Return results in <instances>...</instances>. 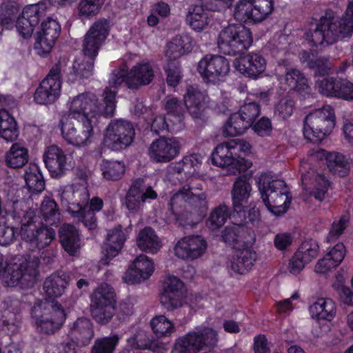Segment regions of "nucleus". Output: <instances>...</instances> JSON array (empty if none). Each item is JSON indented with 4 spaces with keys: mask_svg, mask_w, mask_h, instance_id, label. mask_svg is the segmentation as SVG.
Here are the masks:
<instances>
[{
    "mask_svg": "<svg viewBox=\"0 0 353 353\" xmlns=\"http://www.w3.org/2000/svg\"><path fill=\"white\" fill-rule=\"evenodd\" d=\"M353 33V0H350L345 14L339 17L327 10L320 20L311 23L305 37L313 46L325 42L332 44L339 39L350 37Z\"/></svg>",
    "mask_w": 353,
    "mask_h": 353,
    "instance_id": "nucleus-1",
    "label": "nucleus"
},
{
    "mask_svg": "<svg viewBox=\"0 0 353 353\" xmlns=\"http://www.w3.org/2000/svg\"><path fill=\"white\" fill-rule=\"evenodd\" d=\"M23 206L22 202H14L11 213L13 220L21 224L19 234L21 239L32 250L45 248L54 239L55 231L40 223L34 210L26 206L24 209Z\"/></svg>",
    "mask_w": 353,
    "mask_h": 353,
    "instance_id": "nucleus-2",
    "label": "nucleus"
},
{
    "mask_svg": "<svg viewBox=\"0 0 353 353\" xmlns=\"http://www.w3.org/2000/svg\"><path fill=\"white\" fill-rule=\"evenodd\" d=\"M117 91L106 87L102 93L103 103H99L97 97L92 92L79 94L69 102L68 115L72 119H83L92 118L97 115L112 117L116 108Z\"/></svg>",
    "mask_w": 353,
    "mask_h": 353,
    "instance_id": "nucleus-3",
    "label": "nucleus"
},
{
    "mask_svg": "<svg viewBox=\"0 0 353 353\" xmlns=\"http://www.w3.org/2000/svg\"><path fill=\"white\" fill-rule=\"evenodd\" d=\"M205 183L195 177H190L173 194L168 202V210L174 216L183 211L190 210L203 216L208 209Z\"/></svg>",
    "mask_w": 353,
    "mask_h": 353,
    "instance_id": "nucleus-4",
    "label": "nucleus"
},
{
    "mask_svg": "<svg viewBox=\"0 0 353 353\" xmlns=\"http://www.w3.org/2000/svg\"><path fill=\"white\" fill-rule=\"evenodd\" d=\"M37 330L43 334H54L65 320V313L57 301L47 299L37 301L31 310Z\"/></svg>",
    "mask_w": 353,
    "mask_h": 353,
    "instance_id": "nucleus-5",
    "label": "nucleus"
},
{
    "mask_svg": "<svg viewBox=\"0 0 353 353\" xmlns=\"http://www.w3.org/2000/svg\"><path fill=\"white\" fill-rule=\"evenodd\" d=\"M335 126V115L330 105H325L310 112L304 120L303 129L306 139L314 144L320 143Z\"/></svg>",
    "mask_w": 353,
    "mask_h": 353,
    "instance_id": "nucleus-6",
    "label": "nucleus"
},
{
    "mask_svg": "<svg viewBox=\"0 0 353 353\" xmlns=\"http://www.w3.org/2000/svg\"><path fill=\"white\" fill-rule=\"evenodd\" d=\"M250 30L242 24H230L223 28L217 37L219 51L228 55L241 54L252 44Z\"/></svg>",
    "mask_w": 353,
    "mask_h": 353,
    "instance_id": "nucleus-7",
    "label": "nucleus"
},
{
    "mask_svg": "<svg viewBox=\"0 0 353 353\" xmlns=\"http://www.w3.org/2000/svg\"><path fill=\"white\" fill-rule=\"evenodd\" d=\"M258 187L261 199L270 212L279 216L287 211V190L283 180L272 179L267 174H261Z\"/></svg>",
    "mask_w": 353,
    "mask_h": 353,
    "instance_id": "nucleus-8",
    "label": "nucleus"
},
{
    "mask_svg": "<svg viewBox=\"0 0 353 353\" xmlns=\"http://www.w3.org/2000/svg\"><path fill=\"white\" fill-rule=\"evenodd\" d=\"M75 124L64 123L63 119L59 121L61 134L64 140L73 146L81 148L89 145L99 131L96 120L92 118L77 119Z\"/></svg>",
    "mask_w": 353,
    "mask_h": 353,
    "instance_id": "nucleus-9",
    "label": "nucleus"
},
{
    "mask_svg": "<svg viewBox=\"0 0 353 353\" xmlns=\"http://www.w3.org/2000/svg\"><path fill=\"white\" fill-rule=\"evenodd\" d=\"M217 341V334L213 329H196L176 339L170 353H198L205 346L214 347Z\"/></svg>",
    "mask_w": 353,
    "mask_h": 353,
    "instance_id": "nucleus-10",
    "label": "nucleus"
},
{
    "mask_svg": "<svg viewBox=\"0 0 353 353\" xmlns=\"http://www.w3.org/2000/svg\"><path fill=\"white\" fill-rule=\"evenodd\" d=\"M115 293L112 287L102 284L90 296L92 316L101 324L108 323L115 311Z\"/></svg>",
    "mask_w": 353,
    "mask_h": 353,
    "instance_id": "nucleus-11",
    "label": "nucleus"
},
{
    "mask_svg": "<svg viewBox=\"0 0 353 353\" xmlns=\"http://www.w3.org/2000/svg\"><path fill=\"white\" fill-rule=\"evenodd\" d=\"M134 136L135 130L130 121L113 119L105 129L103 143L108 148L120 151L131 145Z\"/></svg>",
    "mask_w": 353,
    "mask_h": 353,
    "instance_id": "nucleus-12",
    "label": "nucleus"
},
{
    "mask_svg": "<svg viewBox=\"0 0 353 353\" xmlns=\"http://www.w3.org/2000/svg\"><path fill=\"white\" fill-rule=\"evenodd\" d=\"M261 112L260 105L256 102L245 103L238 112L233 113L223 126V134L235 137L245 132L253 125Z\"/></svg>",
    "mask_w": 353,
    "mask_h": 353,
    "instance_id": "nucleus-13",
    "label": "nucleus"
},
{
    "mask_svg": "<svg viewBox=\"0 0 353 353\" xmlns=\"http://www.w3.org/2000/svg\"><path fill=\"white\" fill-rule=\"evenodd\" d=\"M63 63L58 62L50 70L46 78L40 83L35 91L34 99L39 104H50L60 96Z\"/></svg>",
    "mask_w": 353,
    "mask_h": 353,
    "instance_id": "nucleus-14",
    "label": "nucleus"
},
{
    "mask_svg": "<svg viewBox=\"0 0 353 353\" xmlns=\"http://www.w3.org/2000/svg\"><path fill=\"white\" fill-rule=\"evenodd\" d=\"M230 70L228 60L221 55L207 54L197 65V71L203 81L214 84L223 80Z\"/></svg>",
    "mask_w": 353,
    "mask_h": 353,
    "instance_id": "nucleus-15",
    "label": "nucleus"
},
{
    "mask_svg": "<svg viewBox=\"0 0 353 353\" xmlns=\"http://www.w3.org/2000/svg\"><path fill=\"white\" fill-rule=\"evenodd\" d=\"M212 163L219 167L228 168L231 174L245 172L252 163L240 156H235L228 143L218 145L211 154Z\"/></svg>",
    "mask_w": 353,
    "mask_h": 353,
    "instance_id": "nucleus-16",
    "label": "nucleus"
},
{
    "mask_svg": "<svg viewBox=\"0 0 353 353\" xmlns=\"http://www.w3.org/2000/svg\"><path fill=\"white\" fill-rule=\"evenodd\" d=\"M46 10L45 1L25 7L16 22V28L19 34L24 39L30 38L34 28L46 16Z\"/></svg>",
    "mask_w": 353,
    "mask_h": 353,
    "instance_id": "nucleus-17",
    "label": "nucleus"
},
{
    "mask_svg": "<svg viewBox=\"0 0 353 353\" xmlns=\"http://www.w3.org/2000/svg\"><path fill=\"white\" fill-rule=\"evenodd\" d=\"M181 143L176 137H160L154 140L148 148L150 160L155 163H168L180 153Z\"/></svg>",
    "mask_w": 353,
    "mask_h": 353,
    "instance_id": "nucleus-18",
    "label": "nucleus"
},
{
    "mask_svg": "<svg viewBox=\"0 0 353 353\" xmlns=\"http://www.w3.org/2000/svg\"><path fill=\"white\" fill-rule=\"evenodd\" d=\"M109 22L105 19L95 21L85 35L83 43L84 55L95 58L109 34Z\"/></svg>",
    "mask_w": 353,
    "mask_h": 353,
    "instance_id": "nucleus-19",
    "label": "nucleus"
},
{
    "mask_svg": "<svg viewBox=\"0 0 353 353\" xmlns=\"http://www.w3.org/2000/svg\"><path fill=\"white\" fill-rule=\"evenodd\" d=\"M61 33V26L56 20L48 17L42 21L37 33L34 48L37 53L46 56L50 53Z\"/></svg>",
    "mask_w": 353,
    "mask_h": 353,
    "instance_id": "nucleus-20",
    "label": "nucleus"
},
{
    "mask_svg": "<svg viewBox=\"0 0 353 353\" xmlns=\"http://www.w3.org/2000/svg\"><path fill=\"white\" fill-rule=\"evenodd\" d=\"M185 297L183 282L174 276H169L165 281L160 297L162 306L168 311H174L183 305Z\"/></svg>",
    "mask_w": 353,
    "mask_h": 353,
    "instance_id": "nucleus-21",
    "label": "nucleus"
},
{
    "mask_svg": "<svg viewBox=\"0 0 353 353\" xmlns=\"http://www.w3.org/2000/svg\"><path fill=\"white\" fill-rule=\"evenodd\" d=\"M208 95L197 86L188 85L183 95L185 108L195 121L205 122L207 120L205 110L208 108Z\"/></svg>",
    "mask_w": 353,
    "mask_h": 353,
    "instance_id": "nucleus-22",
    "label": "nucleus"
},
{
    "mask_svg": "<svg viewBox=\"0 0 353 353\" xmlns=\"http://www.w3.org/2000/svg\"><path fill=\"white\" fill-rule=\"evenodd\" d=\"M143 180L138 179L130 187L125 198V205L131 213L137 212L148 199H155L157 192L151 187H143Z\"/></svg>",
    "mask_w": 353,
    "mask_h": 353,
    "instance_id": "nucleus-23",
    "label": "nucleus"
},
{
    "mask_svg": "<svg viewBox=\"0 0 353 353\" xmlns=\"http://www.w3.org/2000/svg\"><path fill=\"white\" fill-rule=\"evenodd\" d=\"M46 167L53 178H59L65 174L72 165L64 152L57 145H50L43 154Z\"/></svg>",
    "mask_w": 353,
    "mask_h": 353,
    "instance_id": "nucleus-24",
    "label": "nucleus"
},
{
    "mask_svg": "<svg viewBox=\"0 0 353 353\" xmlns=\"http://www.w3.org/2000/svg\"><path fill=\"white\" fill-rule=\"evenodd\" d=\"M319 252V246L317 241L312 239H305L288 263L290 272L293 274H299L306 263L318 256Z\"/></svg>",
    "mask_w": 353,
    "mask_h": 353,
    "instance_id": "nucleus-25",
    "label": "nucleus"
},
{
    "mask_svg": "<svg viewBox=\"0 0 353 353\" xmlns=\"http://www.w3.org/2000/svg\"><path fill=\"white\" fill-rule=\"evenodd\" d=\"M89 193L83 185L70 187L61 194V203L63 207L72 216L79 214L86 204L88 203Z\"/></svg>",
    "mask_w": 353,
    "mask_h": 353,
    "instance_id": "nucleus-26",
    "label": "nucleus"
},
{
    "mask_svg": "<svg viewBox=\"0 0 353 353\" xmlns=\"http://www.w3.org/2000/svg\"><path fill=\"white\" fill-rule=\"evenodd\" d=\"M206 248V241L200 236H189L178 241L174 247V254L181 259L194 260L200 257Z\"/></svg>",
    "mask_w": 353,
    "mask_h": 353,
    "instance_id": "nucleus-27",
    "label": "nucleus"
},
{
    "mask_svg": "<svg viewBox=\"0 0 353 353\" xmlns=\"http://www.w3.org/2000/svg\"><path fill=\"white\" fill-rule=\"evenodd\" d=\"M95 58L84 55L82 59L75 60L71 66L67 67L64 61L62 72L67 77V81L73 83L79 79H88L93 74Z\"/></svg>",
    "mask_w": 353,
    "mask_h": 353,
    "instance_id": "nucleus-28",
    "label": "nucleus"
},
{
    "mask_svg": "<svg viewBox=\"0 0 353 353\" xmlns=\"http://www.w3.org/2000/svg\"><path fill=\"white\" fill-rule=\"evenodd\" d=\"M125 240V234L121 225L108 231L106 243L103 245L104 255V258L101 259L103 264L108 265L109 260L118 255L123 248Z\"/></svg>",
    "mask_w": 353,
    "mask_h": 353,
    "instance_id": "nucleus-29",
    "label": "nucleus"
},
{
    "mask_svg": "<svg viewBox=\"0 0 353 353\" xmlns=\"http://www.w3.org/2000/svg\"><path fill=\"white\" fill-rule=\"evenodd\" d=\"M154 272L152 262L145 254L137 256L126 272L128 283H137L148 279Z\"/></svg>",
    "mask_w": 353,
    "mask_h": 353,
    "instance_id": "nucleus-30",
    "label": "nucleus"
},
{
    "mask_svg": "<svg viewBox=\"0 0 353 353\" xmlns=\"http://www.w3.org/2000/svg\"><path fill=\"white\" fill-rule=\"evenodd\" d=\"M69 327L68 336L75 343L85 346L90 343L94 336L92 323L87 318H79Z\"/></svg>",
    "mask_w": 353,
    "mask_h": 353,
    "instance_id": "nucleus-31",
    "label": "nucleus"
},
{
    "mask_svg": "<svg viewBox=\"0 0 353 353\" xmlns=\"http://www.w3.org/2000/svg\"><path fill=\"white\" fill-rule=\"evenodd\" d=\"M70 281V274L58 270L46 279L43 290L50 298L60 297L65 292Z\"/></svg>",
    "mask_w": 353,
    "mask_h": 353,
    "instance_id": "nucleus-32",
    "label": "nucleus"
},
{
    "mask_svg": "<svg viewBox=\"0 0 353 353\" xmlns=\"http://www.w3.org/2000/svg\"><path fill=\"white\" fill-rule=\"evenodd\" d=\"M20 302L17 299H8L2 303L0 312V320L3 326L8 330L14 332L17 330L20 322Z\"/></svg>",
    "mask_w": 353,
    "mask_h": 353,
    "instance_id": "nucleus-33",
    "label": "nucleus"
},
{
    "mask_svg": "<svg viewBox=\"0 0 353 353\" xmlns=\"http://www.w3.org/2000/svg\"><path fill=\"white\" fill-rule=\"evenodd\" d=\"M256 258V252L250 249L236 250L230 259L228 267L235 273L243 274L251 270Z\"/></svg>",
    "mask_w": 353,
    "mask_h": 353,
    "instance_id": "nucleus-34",
    "label": "nucleus"
},
{
    "mask_svg": "<svg viewBox=\"0 0 353 353\" xmlns=\"http://www.w3.org/2000/svg\"><path fill=\"white\" fill-rule=\"evenodd\" d=\"M154 76V71L150 63H138L129 72L127 86L130 89H138L142 85L150 84Z\"/></svg>",
    "mask_w": 353,
    "mask_h": 353,
    "instance_id": "nucleus-35",
    "label": "nucleus"
},
{
    "mask_svg": "<svg viewBox=\"0 0 353 353\" xmlns=\"http://www.w3.org/2000/svg\"><path fill=\"white\" fill-rule=\"evenodd\" d=\"M266 61L260 54L250 53L241 59L239 70L245 76L256 79L265 71Z\"/></svg>",
    "mask_w": 353,
    "mask_h": 353,
    "instance_id": "nucleus-36",
    "label": "nucleus"
},
{
    "mask_svg": "<svg viewBox=\"0 0 353 353\" xmlns=\"http://www.w3.org/2000/svg\"><path fill=\"white\" fill-rule=\"evenodd\" d=\"M61 244L70 256H75L81 248L80 237L77 228L70 223H64L59 231Z\"/></svg>",
    "mask_w": 353,
    "mask_h": 353,
    "instance_id": "nucleus-37",
    "label": "nucleus"
},
{
    "mask_svg": "<svg viewBox=\"0 0 353 353\" xmlns=\"http://www.w3.org/2000/svg\"><path fill=\"white\" fill-rule=\"evenodd\" d=\"M248 178L240 176L234 181L232 190V198L234 211H239L248 203L250 196L252 187Z\"/></svg>",
    "mask_w": 353,
    "mask_h": 353,
    "instance_id": "nucleus-38",
    "label": "nucleus"
},
{
    "mask_svg": "<svg viewBox=\"0 0 353 353\" xmlns=\"http://www.w3.org/2000/svg\"><path fill=\"white\" fill-rule=\"evenodd\" d=\"M308 180H312L313 183L310 195L314 196L316 200L323 201L331 185L330 181L327 180L323 174L318 173L314 170L302 174V181L303 183L307 182Z\"/></svg>",
    "mask_w": 353,
    "mask_h": 353,
    "instance_id": "nucleus-39",
    "label": "nucleus"
},
{
    "mask_svg": "<svg viewBox=\"0 0 353 353\" xmlns=\"http://www.w3.org/2000/svg\"><path fill=\"white\" fill-rule=\"evenodd\" d=\"M137 244L141 250L151 254L157 253L161 248L160 239L150 227H145L139 232Z\"/></svg>",
    "mask_w": 353,
    "mask_h": 353,
    "instance_id": "nucleus-40",
    "label": "nucleus"
},
{
    "mask_svg": "<svg viewBox=\"0 0 353 353\" xmlns=\"http://www.w3.org/2000/svg\"><path fill=\"white\" fill-rule=\"evenodd\" d=\"M313 319L332 321L336 314L335 303L330 299H318L309 307Z\"/></svg>",
    "mask_w": 353,
    "mask_h": 353,
    "instance_id": "nucleus-41",
    "label": "nucleus"
},
{
    "mask_svg": "<svg viewBox=\"0 0 353 353\" xmlns=\"http://www.w3.org/2000/svg\"><path fill=\"white\" fill-rule=\"evenodd\" d=\"M19 136V128L15 119L6 109L0 110V137L12 142Z\"/></svg>",
    "mask_w": 353,
    "mask_h": 353,
    "instance_id": "nucleus-42",
    "label": "nucleus"
},
{
    "mask_svg": "<svg viewBox=\"0 0 353 353\" xmlns=\"http://www.w3.org/2000/svg\"><path fill=\"white\" fill-rule=\"evenodd\" d=\"M204 8L203 2L201 5H192L188 8L185 21L195 31L201 32L208 24V14Z\"/></svg>",
    "mask_w": 353,
    "mask_h": 353,
    "instance_id": "nucleus-43",
    "label": "nucleus"
},
{
    "mask_svg": "<svg viewBox=\"0 0 353 353\" xmlns=\"http://www.w3.org/2000/svg\"><path fill=\"white\" fill-rule=\"evenodd\" d=\"M326 162L330 171L341 177L346 176L350 169L348 159L339 152H330L326 157Z\"/></svg>",
    "mask_w": 353,
    "mask_h": 353,
    "instance_id": "nucleus-44",
    "label": "nucleus"
},
{
    "mask_svg": "<svg viewBox=\"0 0 353 353\" xmlns=\"http://www.w3.org/2000/svg\"><path fill=\"white\" fill-rule=\"evenodd\" d=\"M28 160V150L19 143H14L6 156L7 165L12 168L23 167Z\"/></svg>",
    "mask_w": 353,
    "mask_h": 353,
    "instance_id": "nucleus-45",
    "label": "nucleus"
},
{
    "mask_svg": "<svg viewBox=\"0 0 353 353\" xmlns=\"http://www.w3.org/2000/svg\"><path fill=\"white\" fill-rule=\"evenodd\" d=\"M39 264L40 259L38 256H29L19 265L25 275L23 280L26 281V283L30 285L31 287L34 285L38 279Z\"/></svg>",
    "mask_w": 353,
    "mask_h": 353,
    "instance_id": "nucleus-46",
    "label": "nucleus"
},
{
    "mask_svg": "<svg viewBox=\"0 0 353 353\" xmlns=\"http://www.w3.org/2000/svg\"><path fill=\"white\" fill-rule=\"evenodd\" d=\"M41 214L46 225H56L60 220V210L54 199L46 197L41 205Z\"/></svg>",
    "mask_w": 353,
    "mask_h": 353,
    "instance_id": "nucleus-47",
    "label": "nucleus"
},
{
    "mask_svg": "<svg viewBox=\"0 0 353 353\" xmlns=\"http://www.w3.org/2000/svg\"><path fill=\"white\" fill-rule=\"evenodd\" d=\"M288 87L290 91L305 95L309 93L310 87L307 84V79L304 74L296 69H292L288 71Z\"/></svg>",
    "mask_w": 353,
    "mask_h": 353,
    "instance_id": "nucleus-48",
    "label": "nucleus"
},
{
    "mask_svg": "<svg viewBox=\"0 0 353 353\" xmlns=\"http://www.w3.org/2000/svg\"><path fill=\"white\" fill-rule=\"evenodd\" d=\"M150 325L157 337L169 336L175 332L174 324L164 315L153 317Z\"/></svg>",
    "mask_w": 353,
    "mask_h": 353,
    "instance_id": "nucleus-49",
    "label": "nucleus"
},
{
    "mask_svg": "<svg viewBox=\"0 0 353 353\" xmlns=\"http://www.w3.org/2000/svg\"><path fill=\"white\" fill-rule=\"evenodd\" d=\"M101 170L105 179L109 181L121 179L125 172V165L117 161H103Z\"/></svg>",
    "mask_w": 353,
    "mask_h": 353,
    "instance_id": "nucleus-50",
    "label": "nucleus"
},
{
    "mask_svg": "<svg viewBox=\"0 0 353 353\" xmlns=\"http://www.w3.org/2000/svg\"><path fill=\"white\" fill-rule=\"evenodd\" d=\"M232 218L236 225L245 226V225L252 224L254 225L259 222L260 214L258 210L254 208H245L243 205V208L239 211H234Z\"/></svg>",
    "mask_w": 353,
    "mask_h": 353,
    "instance_id": "nucleus-51",
    "label": "nucleus"
},
{
    "mask_svg": "<svg viewBox=\"0 0 353 353\" xmlns=\"http://www.w3.org/2000/svg\"><path fill=\"white\" fill-rule=\"evenodd\" d=\"M252 21L260 22L271 14L273 9V0H251Z\"/></svg>",
    "mask_w": 353,
    "mask_h": 353,
    "instance_id": "nucleus-52",
    "label": "nucleus"
},
{
    "mask_svg": "<svg viewBox=\"0 0 353 353\" xmlns=\"http://www.w3.org/2000/svg\"><path fill=\"white\" fill-rule=\"evenodd\" d=\"M229 216L228 207L225 204H221L210 213L207 225L212 230H218L224 225Z\"/></svg>",
    "mask_w": 353,
    "mask_h": 353,
    "instance_id": "nucleus-53",
    "label": "nucleus"
},
{
    "mask_svg": "<svg viewBox=\"0 0 353 353\" xmlns=\"http://www.w3.org/2000/svg\"><path fill=\"white\" fill-rule=\"evenodd\" d=\"M105 0H81L78 4V15L81 19H90L97 15Z\"/></svg>",
    "mask_w": 353,
    "mask_h": 353,
    "instance_id": "nucleus-54",
    "label": "nucleus"
},
{
    "mask_svg": "<svg viewBox=\"0 0 353 353\" xmlns=\"http://www.w3.org/2000/svg\"><path fill=\"white\" fill-rule=\"evenodd\" d=\"M187 37L176 36L167 45L165 55L168 61H178V59L184 54L185 48V41Z\"/></svg>",
    "mask_w": 353,
    "mask_h": 353,
    "instance_id": "nucleus-55",
    "label": "nucleus"
},
{
    "mask_svg": "<svg viewBox=\"0 0 353 353\" xmlns=\"http://www.w3.org/2000/svg\"><path fill=\"white\" fill-rule=\"evenodd\" d=\"M119 339L118 334L97 339L92 347L91 353H114Z\"/></svg>",
    "mask_w": 353,
    "mask_h": 353,
    "instance_id": "nucleus-56",
    "label": "nucleus"
},
{
    "mask_svg": "<svg viewBox=\"0 0 353 353\" xmlns=\"http://www.w3.org/2000/svg\"><path fill=\"white\" fill-rule=\"evenodd\" d=\"M340 82L341 79L325 77L317 80L316 85L321 94L325 97H336V95L340 94V92H339Z\"/></svg>",
    "mask_w": 353,
    "mask_h": 353,
    "instance_id": "nucleus-57",
    "label": "nucleus"
},
{
    "mask_svg": "<svg viewBox=\"0 0 353 353\" xmlns=\"http://www.w3.org/2000/svg\"><path fill=\"white\" fill-rule=\"evenodd\" d=\"M163 105L167 114L176 118L179 121L181 120L187 110L184 101L176 97H166L163 101Z\"/></svg>",
    "mask_w": 353,
    "mask_h": 353,
    "instance_id": "nucleus-58",
    "label": "nucleus"
},
{
    "mask_svg": "<svg viewBox=\"0 0 353 353\" xmlns=\"http://www.w3.org/2000/svg\"><path fill=\"white\" fill-rule=\"evenodd\" d=\"M27 186L32 192H41L45 189V181L38 167L34 165L25 175Z\"/></svg>",
    "mask_w": 353,
    "mask_h": 353,
    "instance_id": "nucleus-59",
    "label": "nucleus"
},
{
    "mask_svg": "<svg viewBox=\"0 0 353 353\" xmlns=\"http://www.w3.org/2000/svg\"><path fill=\"white\" fill-rule=\"evenodd\" d=\"M332 68L329 57H314L308 63V68L314 72V76H325L331 72Z\"/></svg>",
    "mask_w": 353,
    "mask_h": 353,
    "instance_id": "nucleus-60",
    "label": "nucleus"
},
{
    "mask_svg": "<svg viewBox=\"0 0 353 353\" xmlns=\"http://www.w3.org/2000/svg\"><path fill=\"white\" fill-rule=\"evenodd\" d=\"M166 74V82L169 86H176L182 79V72L179 61H168L163 66Z\"/></svg>",
    "mask_w": 353,
    "mask_h": 353,
    "instance_id": "nucleus-61",
    "label": "nucleus"
},
{
    "mask_svg": "<svg viewBox=\"0 0 353 353\" xmlns=\"http://www.w3.org/2000/svg\"><path fill=\"white\" fill-rule=\"evenodd\" d=\"M252 6L251 0H239L234 7V18L240 23L252 21Z\"/></svg>",
    "mask_w": 353,
    "mask_h": 353,
    "instance_id": "nucleus-62",
    "label": "nucleus"
},
{
    "mask_svg": "<svg viewBox=\"0 0 353 353\" xmlns=\"http://www.w3.org/2000/svg\"><path fill=\"white\" fill-rule=\"evenodd\" d=\"M272 54L277 58H279V55L281 57L285 56L287 54V34L284 33H276L272 41V49H271ZM281 61L284 63L285 61L281 58L279 61V64H281Z\"/></svg>",
    "mask_w": 353,
    "mask_h": 353,
    "instance_id": "nucleus-63",
    "label": "nucleus"
},
{
    "mask_svg": "<svg viewBox=\"0 0 353 353\" xmlns=\"http://www.w3.org/2000/svg\"><path fill=\"white\" fill-rule=\"evenodd\" d=\"M25 275L19 265H16L15 268H12L10 272H9L7 278L6 283L8 286H17L19 285L23 288H32L30 285L26 283V281L23 280Z\"/></svg>",
    "mask_w": 353,
    "mask_h": 353,
    "instance_id": "nucleus-64",
    "label": "nucleus"
}]
</instances>
